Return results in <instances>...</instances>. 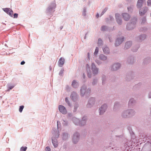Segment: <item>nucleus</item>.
<instances>
[{
    "label": "nucleus",
    "instance_id": "f257e3e1",
    "mask_svg": "<svg viewBox=\"0 0 151 151\" xmlns=\"http://www.w3.org/2000/svg\"><path fill=\"white\" fill-rule=\"evenodd\" d=\"M107 108V106L106 104L103 105L100 108V114H102L105 112V110Z\"/></svg>",
    "mask_w": 151,
    "mask_h": 151
},
{
    "label": "nucleus",
    "instance_id": "f03ea898",
    "mask_svg": "<svg viewBox=\"0 0 151 151\" xmlns=\"http://www.w3.org/2000/svg\"><path fill=\"white\" fill-rule=\"evenodd\" d=\"M59 111L63 114H65L67 113V111L65 107L59 105Z\"/></svg>",
    "mask_w": 151,
    "mask_h": 151
},
{
    "label": "nucleus",
    "instance_id": "7ed1b4c3",
    "mask_svg": "<svg viewBox=\"0 0 151 151\" xmlns=\"http://www.w3.org/2000/svg\"><path fill=\"white\" fill-rule=\"evenodd\" d=\"M4 11L9 14L10 16L12 17L13 14V12L10 8H5L3 9Z\"/></svg>",
    "mask_w": 151,
    "mask_h": 151
},
{
    "label": "nucleus",
    "instance_id": "20e7f679",
    "mask_svg": "<svg viewBox=\"0 0 151 151\" xmlns=\"http://www.w3.org/2000/svg\"><path fill=\"white\" fill-rule=\"evenodd\" d=\"M91 67L93 73L95 74H97L98 73V69L96 68L95 65L93 63H92Z\"/></svg>",
    "mask_w": 151,
    "mask_h": 151
},
{
    "label": "nucleus",
    "instance_id": "39448f33",
    "mask_svg": "<svg viewBox=\"0 0 151 151\" xmlns=\"http://www.w3.org/2000/svg\"><path fill=\"white\" fill-rule=\"evenodd\" d=\"M79 135L78 133H76L74 136L73 138V142L74 143H76L78 141Z\"/></svg>",
    "mask_w": 151,
    "mask_h": 151
},
{
    "label": "nucleus",
    "instance_id": "423d86ee",
    "mask_svg": "<svg viewBox=\"0 0 151 151\" xmlns=\"http://www.w3.org/2000/svg\"><path fill=\"white\" fill-rule=\"evenodd\" d=\"M124 38L122 37L120 39H117L115 43V45L116 46L119 45L124 41Z\"/></svg>",
    "mask_w": 151,
    "mask_h": 151
},
{
    "label": "nucleus",
    "instance_id": "0eeeda50",
    "mask_svg": "<svg viewBox=\"0 0 151 151\" xmlns=\"http://www.w3.org/2000/svg\"><path fill=\"white\" fill-rule=\"evenodd\" d=\"M145 0H138L137 4V7L138 8L141 7L145 2Z\"/></svg>",
    "mask_w": 151,
    "mask_h": 151
},
{
    "label": "nucleus",
    "instance_id": "6e6552de",
    "mask_svg": "<svg viewBox=\"0 0 151 151\" xmlns=\"http://www.w3.org/2000/svg\"><path fill=\"white\" fill-rule=\"evenodd\" d=\"M95 99L93 98H92L88 101V103L87 105V107H91L92 105L94 104Z\"/></svg>",
    "mask_w": 151,
    "mask_h": 151
},
{
    "label": "nucleus",
    "instance_id": "1a4fd4ad",
    "mask_svg": "<svg viewBox=\"0 0 151 151\" xmlns=\"http://www.w3.org/2000/svg\"><path fill=\"white\" fill-rule=\"evenodd\" d=\"M120 67V65L119 63H117L114 64L112 67V70H116L118 69Z\"/></svg>",
    "mask_w": 151,
    "mask_h": 151
},
{
    "label": "nucleus",
    "instance_id": "9d476101",
    "mask_svg": "<svg viewBox=\"0 0 151 151\" xmlns=\"http://www.w3.org/2000/svg\"><path fill=\"white\" fill-rule=\"evenodd\" d=\"M86 68L87 72L88 73L87 75L88 77L90 78L91 77V71L90 69V67L89 65L87 64L86 66Z\"/></svg>",
    "mask_w": 151,
    "mask_h": 151
},
{
    "label": "nucleus",
    "instance_id": "9b49d317",
    "mask_svg": "<svg viewBox=\"0 0 151 151\" xmlns=\"http://www.w3.org/2000/svg\"><path fill=\"white\" fill-rule=\"evenodd\" d=\"M64 61L65 60L63 58H60L58 61L59 66L60 67H62L64 64Z\"/></svg>",
    "mask_w": 151,
    "mask_h": 151
},
{
    "label": "nucleus",
    "instance_id": "f8f14e48",
    "mask_svg": "<svg viewBox=\"0 0 151 151\" xmlns=\"http://www.w3.org/2000/svg\"><path fill=\"white\" fill-rule=\"evenodd\" d=\"M147 8L145 7L144 8V9L143 10L142 9H140L139 11V14L141 15H144L146 12L147 10Z\"/></svg>",
    "mask_w": 151,
    "mask_h": 151
},
{
    "label": "nucleus",
    "instance_id": "ddd939ff",
    "mask_svg": "<svg viewBox=\"0 0 151 151\" xmlns=\"http://www.w3.org/2000/svg\"><path fill=\"white\" fill-rule=\"evenodd\" d=\"M122 16L124 19L126 21L128 20L130 18L129 16L127 13H124Z\"/></svg>",
    "mask_w": 151,
    "mask_h": 151
},
{
    "label": "nucleus",
    "instance_id": "4468645a",
    "mask_svg": "<svg viewBox=\"0 0 151 151\" xmlns=\"http://www.w3.org/2000/svg\"><path fill=\"white\" fill-rule=\"evenodd\" d=\"M53 137L52 138V142L55 147H57L58 145V142L56 139H54L53 140Z\"/></svg>",
    "mask_w": 151,
    "mask_h": 151
},
{
    "label": "nucleus",
    "instance_id": "2eb2a0df",
    "mask_svg": "<svg viewBox=\"0 0 151 151\" xmlns=\"http://www.w3.org/2000/svg\"><path fill=\"white\" fill-rule=\"evenodd\" d=\"M103 50L104 52L106 54H109V48L107 47H105L103 49Z\"/></svg>",
    "mask_w": 151,
    "mask_h": 151
},
{
    "label": "nucleus",
    "instance_id": "dca6fc26",
    "mask_svg": "<svg viewBox=\"0 0 151 151\" xmlns=\"http://www.w3.org/2000/svg\"><path fill=\"white\" fill-rule=\"evenodd\" d=\"M115 17L117 22L118 24H120L122 22V20L119 18V14H116Z\"/></svg>",
    "mask_w": 151,
    "mask_h": 151
},
{
    "label": "nucleus",
    "instance_id": "f3484780",
    "mask_svg": "<svg viewBox=\"0 0 151 151\" xmlns=\"http://www.w3.org/2000/svg\"><path fill=\"white\" fill-rule=\"evenodd\" d=\"M86 89V87L84 86L82 87L81 89V95L82 96H83V95L85 93Z\"/></svg>",
    "mask_w": 151,
    "mask_h": 151
},
{
    "label": "nucleus",
    "instance_id": "a211bd4d",
    "mask_svg": "<svg viewBox=\"0 0 151 151\" xmlns=\"http://www.w3.org/2000/svg\"><path fill=\"white\" fill-rule=\"evenodd\" d=\"M132 43L131 41H128L126 43L125 45V48L128 49L132 45Z\"/></svg>",
    "mask_w": 151,
    "mask_h": 151
},
{
    "label": "nucleus",
    "instance_id": "6ab92c4d",
    "mask_svg": "<svg viewBox=\"0 0 151 151\" xmlns=\"http://www.w3.org/2000/svg\"><path fill=\"white\" fill-rule=\"evenodd\" d=\"M99 58L101 60H104L106 59V57L104 55L101 54L100 55Z\"/></svg>",
    "mask_w": 151,
    "mask_h": 151
},
{
    "label": "nucleus",
    "instance_id": "aec40b11",
    "mask_svg": "<svg viewBox=\"0 0 151 151\" xmlns=\"http://www.w3.org/2000/svg\"><path fill=\"white\" fill-rule=\"evenodd\" d=\"M77 96L76 94L74 92H73L71 95V97L72 99L73 100H74L75 99V98H76Z\"/></svg>",
    "mask_w": 151,
    "mask_h": 151
},
{
    "label": "nucleus",
    "instance_id": "412c9836",
    "mask_svg": "<svg viewBox=\"0 0 151 151\" xmlns=\"http://www.w3.org/2000/svg\"><path fill=\"white\" fill-rule=\"evenodd\" d=\"M82 120L81 121V124H80V125L82 126L84 125L86 123V122L85 121V117H83L82 119Z\"/></svg>",
    "mask_w": 151,
    "mask_h": 151
},
{
    "label": "nucleus",
    "instance_id": "4be33fe9",
    "mask_svg": "<svg viewBox=\"0 0 151 151\" xmlns=\"http://www.w3.org/2000/svg\"><path fill=\"white\" fill-rule=\"evenodd\" d=\"M133 24L131 23L129 25H128L127 26V29L128 30H131L133 29V27L130 28V27H133Z\"/></svg>",
    "mask_w": 151,
    "mask_h": 151
},
{
    "label": "nucleus",
    "instance_id": "5701e85b",
    "mask_svg": "<svg viewBox=\"0 0 151 151\" xmlns=\"http://www.w3.org/2000/svg\"><path fill=\"white\" fill-rule=\"evenodd\" d=\"M102 44V40L101 39H99L98 40V44L99 46H100Z\"/></svg>",
    "mask_w": 151,
    "mask_h": 151
},
{
    "label": "nucleus",
    "instance_id": "b1692460",
    "mask_svg": "<svg viewBox=\"0 0 151 151\" xmlns=\"http://www.w3.org/2000/svg\"><path fill=\"white\" fill-rule=\"evenodd\" d=\"M27 147H22L20 149L21 151H26V150L27 149Z\"/></svg>",
    "mask_w": 151,
    "mask_h": 151
},
{
    "label": "nucleus",
    "instance_id": "393cba45",
    "mask_svg": "<svg viewBox=\"0 0 151 151\" xmlns=\"http://www.w3.org/2000/svg\"><path fill=\"white\" fill-rule=\"evenodd\" d=\"M78 84L77 83L75 80L73 81L72 83V86L74 87H75V85H77Z\"/></svg>",
    "mask_w": 151,
    "mask_h": 151
},
{
    "label": "nucleus",
    "instance_id": "a878e982",
    "mask_svg": "<svg viewBox=\"0 0 151 151\" xmlns=\"http://www.w3.org/2000/svg\"><path fill=\"white\" fill-rule=\"evenodd\" d=\"M73 122L76 125H78L77 122H79V120L77 119H73Z\"/></svg>",
    "mask_w": 151,
    "mask_h": 151
},
{
    "label": "nucleus",
    "instance_id": "bb28decb",
    "mask_svg": "<svg viewBox=\"0 0 151 151\" xmlns=\"http://www.w3.org/2000/svg\"><path fill=\"white\" fill-rule=\"evenodd\" d=\"M24 108V106H20L19 108V111L20 112H21L22 111L23 109Z\"/></svg>",
    "mask_w": 151,
    "mask_h": 151
},
{
    "label": "nucleus",
    "instance_id": "cd10ccee",
    "mask_svg": "<svg viewBox=\"0 0 151 151\" xmlns=\"http://www.w3.org/2000/svg\"><path fill=\"white\" fill-rule=\"evenodd\" d=\"M99 51V48L98 47H96L95 49V50L94 52V54L95 55H96L98 53Z\"/></svg>",
    "mask_w": 151,
    "mask_h": 151
},
{
    "label": "nucleus",
    "instance_id": "c85d7f7f",
    "mask_svg": "<svg viewBox=\"0 0 151 151\" xmlns=\"http://www.w3.org/2000/svg\"><path fill=\"white\" fill-rule=\"evenodd\" d=\"M14 86H9L8 88V91H9L11 89H12L14 87Z\"/></svg>",
    "mask_w": 151,
    "mask_h": 151
},
{
    "label": "nucleus",
    "instance_id": "c756f323",
    "mask_svg": "<svg viewBox=\"0 0 151 151\" xmlns=\"http://www.w3.org/2000/svg\"><path fill=\"white\" fill-rule=\"evenodd\" d=\"M106 27L105 26H103L101 28V30L102 31H105L106 30Z\"/></svg>",
    "mask_w": 151,
    "mask_h": 151
},
{
    "label": "nucleus",
    "instance_id": "7c9ffc66",
    "mask_svg": "<svg viewBox=\"0 0 151 151\" xmlns=\"http://www.w3.org/2000/svg\"><path fill=\"white\" fill-rule=\"evenodd\" d=\"M107 10V8H105L104 9V10L102 12V14H101V15H103L104 13Z\"/></svg>",
    "mask_w": 151,
    "mask_h": 151
},
{
    "label": "nucleus",
    "instance_id": "2f4dec72",
    "mask_svg": "<svg viewBox=\"0 0 151 151\" xmlns=\"http://www.w3.org/2000/svg\"><path fill=\"white\" fill-rule=\"evenodd\" d=\"M147 3L148 6L151 5V0H148Z\"/></svg>",
    "mask_w": 151,
    "mask_h": 151
},
{
    "label": "nucleus",
    "instance_id": "473e14b6",
    "mask_svg": "<svg viewBox=\"0 0 151 151\" xmlns=\"http://www.w3.org/2000/svg\"><path fill=\"white\" fill-rule=\"evenodd\" d=\"M134 111L132 110H130L129 111H128V113L129 114H132L134 113Z\"/></svg>",
    "mask_w": 151,
    "mask_h": 151
},
{
    "label": "nucleus",
    "instance_id": "72a5a7b5",
    "mask_svg": "<svg viewBox=\"0 0 151 151\" xmlns=\"http://www.w3.org/2000/svg\"><path fill=\"white\" fill-rule=\"evenodd\" d=\"M50 148L48 147H47L45 148V151H50Z\"/></svg>",
    "mask_w": 151,
    "mask_h": 151
},
{
    "label": "nucleus",
    "instance_id": "f704fd0d",
    "mask_svg": "<svg viewBox=\"0 0 151 151\" xmlns=\"http://www.w3.org/2000/svg\"><path fill=\"white\" fill-rule=\"evenodd\" d=\"M18 17V14L15 13L14 15V18H17Z\"/></svg>",
    "mask_w": 151,
    "mask_h": 151
},
{
    "label": "nucleus",
    "instance_id": "c9c22d12",
    "mask_svg": "<svg viewBox=\"0 0 151 151\" xmlns=\"http://www.w3.org/2000/svg\"><path fill=\"white\" fill-rule=\"evenodd\" d=\"M65 101L69 105V101H68V99L67 98H65Z\"/></svg>",
    "mask_w": 151,
    "mask_h": 151
},
{
    "label": "nucleus",
    "instance_id": "e433bc0d",
    "mask_svg": "<svg viewBox=\"0 0 151 151\" xmlns=\"http://www.w3.org/2000/svg\"><path fill=\"white\" fill-rule=\"evenodd\" d=\"M133 99H131L129 101V104H130V103H132V102H133Z\"/></svg>",
    "mask_w": 151,
    "mask_h": 151
},
{
    "label": "nucleus",
    "instance_id": "4c0bfd02",
    "mask_svg": "<svg viewBox=\"0 0 151 151\" xmlns=\"http://www.w3.org/2000/svg\"><path fill=\"white\" fill-rule=\"evenodd\" d=\"M25 62L24 61L21 62V64L22 65H24V64Z\"/></svg>",
    "mask_w": 151,
    "mask_h": 151
},
{
    "label": "nucleus",
    "instance_id": "58836bf2",
    "mask_svg": "<svg viewBox=\"0 0 151 151\" xmlns=\"http://www.w3.org/2000/svg\"><path fill=\"white\" fill-rule=\"evenodd\" d=\"M99 17V14H97L96 15V17L97 18H98Z\"/></svg>",
    "mask_w": 151,
    "mask_h": 151
},
{
    "label": "nucleus",
    "instance_id": "ea45409f",
    "mask_svg": "<svg viewBox=\"0 0 151 151\" xmlns=\"http://www.w3.org/2000/svg\"><path fill=\"white\" fill-rule=\"evenodd\" d=\"M83 78H84L85 77V75L83 74Z\"/></svg>",
    "mask_w": 151,
    "mask_h": 151
},
{
    "label": "nucleus",
    "instance_id": "a19ab883",
    "mask_svg": "<svg viewBox=\"0 0 151 151\" xmlns=\"http://www.w3.org/2000/svg\"><path fill=\"white\" fill-rule=\"evenodd\" d=\"M88 56H89V53H88Z\"/></svg>",
    "mask_w": 151,
    "mask_h": 151
},
{
    "label": "nucleus",
    "instance_id": "79ce46f5",
    "mask_svg": "<svg viewBox=\"0 0 151 151\" xmlns=\"http://www.w3.org/2000/svg\"><path fill=\"white\" fill-rule=\"evenodd\" d=\"M150 95H151V93H150Z\"/></svg>",
    "mask_w": 151,
    "mask_h": 151
},
{
    "label": "nucleus",
    "instance_id": "37998d69",
    "mask_svg": "<svg viewBox=\"0 0 151 151\" xmlns=\"http://www.w3.org/2000/svg\"><path fill=\"white\" fill-rule=\"evenodd\" d=\"M150 98H151V96H150L149 97Z\"/></svg>",
    "mask_w": 151,
    "mask_h": 151
}]
</instances>
